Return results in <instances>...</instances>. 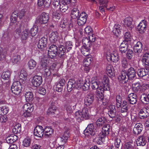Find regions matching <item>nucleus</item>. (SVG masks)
Here are the masks:
<instances>
[{
	"instance_id": "nucleus-34",
	"label": "nucleus",
	"mask_w": 149,
	"mask_h": 149,
	"mask_svg": "<svg viewBox=\"0 0 149 149\" xmlns=\"http://www.w3.org/2000/svg\"><path fill=\"white\" fill-rule=\"evenodd\" d=\"M27 73L26 70L24 69H22L19 75L20 79L23 81H25L27 79Z\"/></svg>"
},
{
	"instance_id": "nucleus-23",
	"label": "nucleus",
	"mask_w": 149,
	"mask_h": 149,
	"mask_svg": "<svg viewBox=\"0 0 149 149\" xmlns=\"http://www.w3.org/2000/svg\"><path fill=\"white\" fill-rule=\"evenodd\" d=\"M149 72V68H141L139 69L137 72L138 76L140 77H143L148 74Z\"/></svg>"
},
{
	"instance_id": "nucleus-53",
	"label": "nucleus",
	"mask_w": 149,
	"mask_h": 149,
	"mask_svg": "<svg viewBox=\"0 0 149 149\" xmlns=\"http://www.w3.org/2000/svg\"><path fill=\"white\" fill-rule=\"evenodd\" d=\"M60 26L62 28L67 27L68 29H69L70 28L72 27V24H68L67 23L65 22L64 21H62L60 24Z\"/></svg>"
},
{
	"instance_id": "nucleus-18",
	"label": "nucleus",
	"mask_w": 149,
	"mask_h": 149,
	"mask_svg": "<svg viewBox=\"0 0 149 149\" xmlns=\"http://www.w3.org/2000/svg\"><path fill=\"white\" fill-rule=\"evenodd\" d=\"M143 45L140 42H138L134 47L133 50L136 55H139L142 52Z\"/></svg>"
},
{
	"instance_id": "nucleus-14",
	"label": "nucleus",
	"mask_w": 149,
	"mask_h": 149,
	"mask_svg": "<svg viewBox=\"0 0 149 149\" xmlns=\"http://www.w3.org/2000/svg\"><path fill=\"white\" fill-rule=\"evenodd\" d=\"M87 15L85 12L80 14L77 19V23L79 25H83L86 22L87 17Z\"/></svg>"
},
{
	"instance_id": "nucleus-39",
	"label": "nucleus",
	"mask_w": 149,
	"mask_h": 149,
	"mask_svg": "<svg viewBox=\"0 0 149 149\" xmlns=\"http://www.w3.org/2000/svg\"><path fill=\"white\" fill-rule=\"evenodd\" d=\"M82 47L90 48L91 45V42L87 38H85L83 39Z\"/></svg>"
},
{
	"instance_id": "nucleus-58",
	"label": "nucleus",
	"mask_w": 149,
	"mask_h": 149,
	"mask_svg": "<svg viewBox=\"0 0 149 149\" xmlns=\"http://www.w3.org/2000/svg\"><path fill=\"white\" fill-rule=\"evenodd\" d=\"M65 46L66 48H65V50L67 49L68 52L72 49L73 45L72 42L68 41L66 42Z\"/></svg>"
},
{
	"instance_id": "nucleus-26",
	"label": "nucleus",
	"mask_w": 149,
	"mask_h": 149,
	"mask_svg": "<svg viewBox=\"0 0 149 149\" xmlns=\"http://www.w3.org/2000/svg\"><path fill=\"white\" fill-rule=\"evenodd\" d=\"M54 130L51 127H46L44 130V136L45 137H49L53 132Z\"/></svg>"
},
{
	"instance_id": "nucleus-54",
	"label": "nucleus",
	"mask_w": 149,
	"mask_h": 149,
	"mask_svg": "<svg viewBox=\"0 0 149 149\" xmlns=\"http://www.w3.org/2000/svg\"><path fill=\"white\" fill-rule=\"evenodd\" d=\"M132 86V90L135 92H137L141 87L140 83L138 82L133 84Z\"/></svg>"
},
{
	"instance_id": "nucleus-35",
	"label": "nucleus",
	"mask_w": 149,
	"mask_h": 149,
	"mask_svg": "<svg viewBox=\"0 0 149 149\" xmlns=\"http://www.w3.org/2000/svg\"><path fill=\"white\" fill-rule=\"evenodd\" d=\"M37 64L36 62L33 59H30L28 63V65L29 69H33L36 67Z\"/></svg>"
},
{
	"instance_id": "nucleus-33",
	"label": "nucleus",
	"mask_w": 149,
	"mask_h": 149,
	"mask_svg": "<svg viewBox=\"0 0 149 149\" xmlns=\"http://www.w3.org/2000/svg\"><path fill=\"white\" fill-rule=\"evenodd\" d=\"M81 112L84 119H88L89 117L90 114L88 109L87 108H83L82 111H81Z\"/></svg>"
},
{
	"instance_id": "nucleus-13",
	"label": "nucleus",
	"mask_w": 149,
	"mask_h": 149,
	"mask_svg": "<svg viewBox=\"0 0 149 149\" xmlns=\"http://www.w3.org/2000/svg\"><path fill=\"white\" fill-rule=\"evenodd\" d=\"M130 68L128 71V73L127 74L125 72L122 71L121 73V75L118 77V79L120 80H123L124 82L126 83L128 80L129 81L130 79V77H129L130 75Z\"/></svg>"
},
{
	"instance_id": "nucleus-7",
	"label": "nucleus",
	"mask_w": 149,
	"mask_h": 149,
	"mask_svg": "<svg viewBox=\"0 0 149 149\" xmlns=\"http://www.w3.org/2000/svg\"><path fill=\"white\" fill-rule=\"evenodd\" d=\"M94 95L92 92H88L84 100L85 104L87 107L92 105L94 100Z\"/></svg>"
},
{
	"instance_id": "nucleus-9",
	"label": "nucleus",
	"mask_w": 149,
	"mask_h": 149,
	"mask_svg": "<svg viewBox=\"0 0 149 149\" xmlns=\"http://www.w3.org/2000/svg\"><path fill=\"white\" fill-rule=\"evenodd\" d=\"M147 26V23L146 20H142L137 26V30L140 33H143L146 31Z\"/></svg>"
},
{
	"instance_id": "nucleus-48",
	"label": "nucleus",
	"mask_w": 149,
	"mask_h": 149,
	"mask_svg": "<svg viewBox=\"0 0 149 149\" xmlns=\"http://www.w3.org/2000/svg\"><path fill=\"white\" fill-rule=\"evenodd\" d=\"M31 140L29 137H26L23 141V145L24 146L27 147L30 146Z\"/></svg>"
},
{
	"instance_id": "nucleus-15",
	"label": "nucleus",
	"mask_w": 149,
	"mask_h": 149,
	"mask_svg": "<svg viewBox=\"0 0 149 149\" xmlns=\"http://www.w3.org/2000/svg\"><path fill=\"white\" fill-rule=\"evenodd\" d=\"M91 87L93 89H98L100 87H102V84L100 83L96 77H93L91 81Z\"/></svg>"
},
{
	"instance_id": "nucleus-41",
	"label": "nucleus",
	"mask_w": 149,
	"mask_h": 149,
	"mask_svg": "<svg viewBox=\"0 0 149 149\" xmlns=\"http://www.w3.org/2000/svg\"><path fill=\"white\" fill-rule=\"evenodd\" d=\"M61 14L57 11L53 12L52 13V18L54 21H57L61 18Z\"/></svg>"
},
{
	"instance_id": "nucleus-49",
	"label": "nucleus",
	"mask_w": 149,
	"mask_h": 149,
	"mask_svg": "<svg viewBox=\"0 0 149 149\" xmlns=\"http://www.w3.org/2000/svg\"><path fill=\"white\" fill-rule=\"evenodd\" d=\"M112 68L113 67L111 65H108L107 66L106 72L110 77H111L113 75V73L112 70Z\"/></svg>"
},
{
	"instance_id": "nucleus-29",
	"label": "nucleus",
	"mask_w": 149,
	"mask_h": 149,
	"mask_svg": "<svg viewBox=\"0 0 149 149\" xmlns=\"http://www.w3.org/2000/svg\"><path fill=\"white\" fill-rule=\"evenodd\" d=\"M58 36V33L56 32H53L49 36V40L52 42H54L57 41Z\"/></svg>"
},
{
	"instance_id": "nucleus-52",
	"label": "nucleus",
	"mask_w": 149,
	"mask_h": 149,
	"mask_svg": "<svg viewBox=\"0 0 149 149\" xmlns=\"http://www.w3.org/2000/svg\"><path fill=\"white\" fill-rule=\"evenodd\" d=\"M56 66V64L53 63L50 66L49 68L52 73V74H53V75H56L57 72V70L55 69Z\"/></svg>"
},
{
	"instance_id": "nucleus-64",
	"label": "nucleus",
	"mask_w": 149,
	"mask_h": 149,
	"mask_svg": "<svg viewBox=\"0 0 149 149\" xmlns=\"http://www.w3.org/2000/svg\"><path fill=\"white\" fill-rule=\"evenodd\" d=\"M125 41L129 43L130 42V34L129 32H126L124 35Z\"/></svg>"
},
{
	"instance_id": "nucleus-56",
	"label": "nucleus",
	"mask_w": 149,
	"mask_h": 149,
	"mask_svg": "<svg viewBox=\"0 0 149 149\" xmlns=\"http://www.w3.org/2000/svg\"><path fill=\"white\" fill-rule=\"evenodd\" d=\"M21 27L22 26H20L19 28L16 29L15 30L14 35L16 38L19 37L22 31Z\"/></svg>"
},
{
	"instance_id": "nucleus-30",
	"label": "nucleus",
	"mask_w": 149,
	"mask_h": 149,
	"mask_svg": "<svg viewBox=\"0 0 149 149\" xmlns=\"http://www.w3.org/2000/svg\"><path fill=\"white\" fill-rule=\"evenodd\" d=\"M143 63L144 65H149V54L146 53L144 54L142 59Z\"/></svg>"
},
{
	"instance_id": "nucleus-28",
	"label": "nucleus",
	"mask_w": 149,
	"mask_h": 149,
	"mask_svg": "<svg viewBox=\"0 0 149 149\" xmlns=\"http://www.w3.org/2000/svg\"><path fill=\"white\" fill-rule=\"evenodd\" d=\"M122 27L119 24L115 25L113 30V33L116 35L119 34L121 32Z\"/></svg>"
},
{
	"instance_id": "nucleus-6",
	"label": "nucleus",
	"mask_w": 149,
	"mask_h": 149,
	"mask_svg": "<svg viewBox=\"0 0 149 149\" xmlns=\"http://www.w3.org/2000/svg\"><path fill=\"white\" fill-rule=\"evenodd\" d=\"M23 109L25 112L23 116L24 117H27L31 116V112L33 111L34 108L32 104L27 103L24 105Z\"/></svg>"
},
{
	"instance_id": "nucleus-8",
	"label": "nucleus",
	"mask_w": 149,
	"mask_h": 149,
	"mask_svg": "<svg viewBox=\"0 0 149 149\" xmlns=\"http://www.w3.org/2000/svg\"><path fill=\"white\" fill-rule=\"evenodd\" d=\"M119 56L117 51L115 50L111 53L107 52V58L113 62H117L118 61Z\"/></svg>"
},
{
	"instance_id": "nucleus-50",
	"label": "nucleus",
	"mask_w": 149,
	"mask_h": 149,
	"mask_svg": "<svg viewBox=\"0 0 149 149\" xmlns=\"http://www.w3.org/2000/svg\"><path fill=\"white\" fill-rule=\"evenodd\" d=\"M20 60V56L17 54H15L12 57L11 60L13 63H16L19 62Z\"/></svg>"
},
{
	"instance_id": "nucleus-25",
	"label": "nucleus",
	"mask_w": 149,
	"mask_h": 149,
	"mask_svg": "<svg viewBox=\"0 0 149 149\" xmlns=\"http://www.w3.org/2000/svg\"><path fill=\"white\" fill-rule=\"evenodd\" d=\"M69 137V131L68 130H67L65 132L63 135L61 137L60 141L62 142L65 143Z\"/></svg>"
},
{
	"instance_id": "nucleus-63",
	"label": "nucleus",
	"mask_w": 149,
	"mask_h": 149,
	"mask_svg": "<svg viewBox=\"0 0 149 149\" xmlns=\"http://www.w3.org/2000/svg\"><path fill=\"white\" fill-rule=\"evenodd\" d=\"M124 22L125 26L130 27V17L126 18L124 20Z\"/></svg>"
},
{
	"instance_id": "nucleus-2",
	"label": "nucleus",
	"mask_w": 149,
	"mask_h": 149,
	"mask_svg": "<svg viewBox=\"0 0 149 149\" xmlns=\"http://www.w3.org/2000/svg\"><path fill=\"white\" fill-rule=\"evenodd\" d=\"M83 84L82 81L81 80L75 81L74 79L69 80L67 84V89L68 92H70L73 89H79L80 88Z\"/></svg>"
},
{
	"instance_id": "nucleus-16",
	"label": "nucleus",
	"mask_w": 149,
	"mask_h": 149,
	"mask_svg": "<svg viewBox=\"0 0 149 149\" xmlns=\"http://www.w3.org/2000/svg\"><path fill=\"white\" fill-rule=\"evenodd\" d=\"M47 42V38L44 37H42L39 40L38 47L40 49H42L46 46Z\"/></svg>"
},
{
	"instance_id": "nucleus-11",
	"label": "nucleus",
	"mask_w": 149,
	"mask_h": 149,
	"mask_svg": "<svg viewBox=\"0 0 149 149\" xmlns=\"http://www.w3.org/2000/svg\"><path fill=\"white\" fill-rule=\"evenodd\" d=\"M34 134L37 137L39 138L42 137L43 134H44L43 127L41 126H37L34 129Z\"/></svg>"
},
{
	"instance_id": "nucleus-55",
	"label": "nucleus",
	"mask_w": 149,
	"mask_h": 149,
	"mask_svg": "<svg viewBox=\"0 0 149 149\" xmlns=\"http://www.w3.org/2000/svg\"><path fill=\"white\" fill-rule=\"evenodd\" d=\"M18 17L17 13L16 12H14L12 13L10 18L11 21L13 23H15L17 20V18Z\"/></svg>"
},
{
	"instance_id": "nucleus-40",
	"label": "nucleus",
	"mask_w": 149,
	"mask_h": 149,
	"mask_svg": "<svg viewBox=\"0 0 149 149\" xmlns=\"http://www.w3.org/2000/svg\"><path fill=\"white\" fill-rule=\"evenodd\" d=\"M25 96L26 100L28 101H31L33 99V93L31 92H26Z\"/></svg>"
},
{
	"instance_id": "nucleus-59",
	"label": "nucleus",
	"mask_w": 149,
	"mask_h": 149,
	"mask_svg": "<svg viewBox=\"0 0 149 149\" xmlns=\"http://www.w3.org/2000/svg\"><path fill=\"white\" fill-rule=\"evenodd\" d=\"M121 141L120 139L117 138L115 141V146L116 149H120L121 148Z\"/></svg>"
},
{
	"instance_id": "nucleus-46",
	"label": "nucleus",
	"mask_w": 149,
	"mask_h": 149,
	"mask_svg": "<svg viewBox=\"0 0 149 149\" xmlns=\"http://www.w3.org/2000/svg\"><path fill=\"white\" fill-rule=\"evenodd\" d=\"M9 111V109L5 106L0 107V114L2 115H6Z\"/></svg>"
},
{
	"instance_id": "nucleus-21",
	"label": "nucleus",
	"mask_w": 149,
	"mask_h": 149,
	"mask_svg": "<svg viewBox=\"0 0 149 149\" xmlns=\"http://www.w3.org/2000/svg\"><path fill=\"white\" fill-rule=\"evenodd\" d=\"M18 139V137L14 134H11L7 136L6 139L8 143H12L16 141Z\"/></svg>"
},
{
	"instance_id": "nucleus-42",
	"label": "nucleus",
	"mask_w": 149,
	"mask_h": 149,
	"mask_svg": "<svg viewBox=\"0 0 149 149\" xmlns=\"http://www.w3.org/2000/svg\"><path fill=\"white\" fill-rule=\"evenodd\" d=\"M68 3H65L64 2L61 3V4L60 5V7L58 8L62 12H65L68 8Z\"/></svg>"
},
{
	"instance_id": "nucleus-19",
	"label": "nucleus",
	"mask_w": 149,
	"mask_h": 149,
	"mask_svg": "<svg viewBox=\"0 0 149 149\" xmlns=\"http://www.w3.org/2000/svg\"><path fill=\"white\" fill-rule=\"evenodd\" d=\"M105 91L102 87H100L97 89L96 91V96L99 100L101 101L104 98L103 93Z\"/></svg>"
},
{
	"instance_id": "nucleus-38",
	"label": "nucleus",
	"mask_w": 149,
	"mask_h": 149,
	"mask_svg": "<svg viewBox=\"0 0 149 149\" xmlns=\"http://www.w3.org/2000/svg\"><path fill=\"white\" fill-rule=\"evenodd\" d=\"M106 122V119L104 117L99 118L96 121V123L97 126H102Z\"/></svg>"
},
{
	"instance_id": "nucleus-31",
	"label": "nucleus",
	"mask_w": 149,
	"mask_h": 149,
	"mask_svg": "<svg viewBox=\"0 0 149 149\" xmlns=\"http://www.w3.org/2000/svg\"><path fill=\"white\" fill-rule=\"evenodd\" d=\"M79 11L77 8H74L72 11L71 16L73 19H76L79 17Z\"/></svg>"
},
{
	"instance_id": "nucleus-45",
	"label": "nucleus",
	"mask_w": 149,
	"mask_h": 149,
	"mask_svg": "<svg viewBox=\"0 0 149 149\" xmlns=\"http://www.w3.org/2000/svg\"><path fill=\"white\" fill-rule=\"evenodd\" d=\"M17 88H22V85L20 82L18 81L14 82L11 86V90L13 89H16Z\"/></svg>"
},
{
	"instance_id": "nucleus-27",
	"label": "nucleus",
	"mask_w": 149,
	"mask_h": 149,
	"mask_svg": "<svg viewBox=\"0 0 149 149\" xmlns=\"http://www.w3.org/2000/svg\"><path fill=\"white\" fill-rule=\"evenodd\" d=\"M56 109V107L54 105V104L51 103V106L47 111V114L48 115H50L51 114L52 115L55 113Z\"/></svg>"
},
{
	"instance_id": "nucleus-10",
	"label": "nucleus",
	"mask_w": 149,
	"mask_h": 149,
	"mask_svg": "<svg viewBox=\"0 0 149 149\" xmlns=\"http://www.w3.org/2000/svg\"><path fill=\"white\" fill-rule=\"evenodd\" d=\"M42 81V77L40 76L36 75L33 77L31 80L32 85L35 87L39 86Z\"/></svg>"
},
{
	"instance_id": "nucleus-4",
	"label": "nucleus",
	"mask_w": 149,
	"mask_h": 149,
	"mask_svg": "<svg viewBox=\"0 0 149 149\" xmlns=\"http://www.w3.org/2000/svg\"><path fill=\"white\" fill-rule=\"evenodd\" d=\"M49 18V14L43 13L40 16L37 17L36 21V23L38 25L45 24L48 22Z\"/></svg>"
},
{
	"instance_id": "nucleus-37",
	"label": "nucleus",
	"mask_w": 149,
	"mask_h": 149,
	"mask_svg": "<svg viewBox=\"0 0 149 149\" xmlns=\"http://www.w3.org/2000/svg\"><path fill=\"white\" fill-rule=\"evenodd\" d=\"M38 32V27L37 25H34L31 29L30 33L32 36H35Z\"/></svg>"
},
{
	"instance_id": "nucleus-62",
	"label": "nucleus",
	"mask_w": 149,
	"mask_h": 149,
	"mask_svg": "<svg viewBox=\"0 0 149 149\" xmlns=\"http://www.w3.org/2000/svg\"><path fill=\"white\" fill-rule=\"evenodd\" d=\"M131 104H133L136 103L137 100L136 99V94L134 93H131Z\"/></svg>"
},
{
	"instance_id": "nucleus-57",
	"label": "nucleus",
	"mask_w": 149,
	"mask_h": 149,
	"mask_svg": "<svg viewBox=\"0 0 149 149\" xmlns=\"http://www.w3.org/2000/svg\"><path fill=\"white\" fill-rule=\"evenodd\" d=\"M92 59L91 57L85 58L84 61L83 63L85 65L89 66L91 63Z\"/></svg>"
},
{
	"instance_id": "nucleus-17",
	"label": "nucleus",
	"mask_w": 149,
	"mask_h": 149,
	"mask_svg": "<svg viewBox=\"0 0 149 149\" xmlns=\"http://www.w3.org/2000/svg\"><path fill=\"white\" fill-rule=\"evenodd\" d=\"M116 110L115 106L114 105H110L108 108V114L109 116L111 118H114L116 115Z\"/></svg>"
},
{
	"instance_id": "nucleus-51",
	"label": "nucleus",
	"mask_w": 149,
	"mask_h": 149,
	"mask_svg": "<svg viewBox=\"0 0 149 149\" xmlns=\"http://www.w3.org/2000/svg\"><path fill=\"white\" fill-rule=\"evenodd\" d=\"M11 74V72L9 71L3 72L1 76L2 78L6 80L8 79Z\"/></svg>"
},
{
	"instance_id": "nucleus-3",
	"label": "nucleus",
	"mask_w": 149,
	"mask_h": 149,
	"mask_svg": "<svg viewBox=\"0 0 149 149\" xmlns=\"http://www.w3.org/2000/svg\"><path fill=\"white\" fill-rule=\"evenodd\" d=\"M116 107L117 108L121 107V112L123 113L127 112L128 110L126 102L123 101V103L122 102V96L120 95H117L116 97Z\"/></svg>"
},
{
	"instance_id": "nucleus-22",
	"label": "nucleus",
	"mask_w": 149,
	"mask_h": 149,
	"mask_svg": "<svg viewBox=\"0 0 149 149\" xmlns=\"http://www.w3.org/2000/svg\"><path fill=\"white\" fill-rule=\"evenodd\" d=\"M142 125L140 123L136 124L133 129L134 134L136 135L139 134L142 130Z\"/></svg>"
},
{
	"instance_id": "nucleus-1",
	"label": "nucleus",
	"mask_w": 149,
	"mask_h": 149,
	"mask_svg": "<svg viewBox=\"0 0 149 149\" xmlns=\"http://www.w3.org/2000/svg\"><path fill=\"white\" fill-rule=\"evenodd\" d=\"M65 52V49L63 45H59L58 49L57 47L55 45H52L49 46L47 53L48 57L53 58L56 56L57 54L59 56L61 57L64 55Z\"/></svg>"
},
{
	"instance_id": "nucleus-47",
	"label": "nucleus",
	"mask_w": 149,
	"mask_h": 149,
	"mask_svg": "<svg viewBox=\"0 0 149 149\" xmlns=\"http://www.w3.org/2000/svg\"><path fill=\"white\" fill-rule=\"evenodd\" d=\"M90 49V48L82 47L81 48V52L84 55L86 56L89 54Z\"/></svg>"
},
{
	"instance_id": "nucleus-32",
	"label": "nucleus",
	"mask_w": 149,
	"mask_h": 149,
	"mask_svg": "<svg viewBox=\"0 0 149 149\" xmlns=\"http://www.w3.org/2000/svg\"><path fill=\"white\" fill-rule=\"evenodd\" d=\"M75 118L78 122H80L84 120V118L81 114V111H79L75 112Z\"/></svg>"
},
{
	"instance_id": "nucleus-43",
	"label": "nucleus",
	"mask_w": 149,
	"mask_h": 149,
	"mask_svg": "<svg viewBox=\"0 0 149 149\" xmlns=\"http://www.w3.org/2000/svg\"><path fill=\"white\" fill-rule=\"evenodd\" d=\"M141 99L142 102L144 104H147L149 102V98L148 97V95L147 96L146 95L143 94L141 96Z\"/></svg>"
},
{
	"instance_id": "nucleus-61",
	"label": "nucleus",
	"mask_w": 149,
	"mask_h": 149,
	"mask_svg": "<svg viewBox=\"0 0 149 149\" xmlns=\"http://www.w3.org/2000/svg\"><path fill=\"white\" fill-rule=\"evenodd\" d=\"M90 84L89 83V81H86L84 83V84H82V87L84 91L87 90L90 87Z\"/></svg>"
},
{
	"instance_id": "nucleus-36",
	"label": "nucleus",
	"mask_w": 149,
	"mask_h": 149,
	"mask_svg": "<svg viewBox=\"0 0 149 149\" xmlns=\"http://www.w3.org/2000/svg\"><path fill=\"white\" fill-rule=\"evenodd\" d=\"M12 131L15 134L20 133L21 131V125L19 123L16 124L13 128Z\"/></svg>"
},
{
	"instance_id": "nucleus-44",
	"label": "nucleus",
	"mask_w": 149,
	"mask_h": 149,
	"mask_svg": "<svg viewBox=\"0 0 149 149\" xmlns=\"http://www.w3.org/2000/svg\"><path fill=\"white\" fill-rule=\"evenodd\" d=\"M29 30L27 29H25L22 33L21 36L22 40H26L27 39L29 36Z\"/></svg>"
},
{
	"instance_id": "nucleus-24",
	"label": "nucleus",
	"mask_w": 149,
	"mask_h": 149,
	"mask_svg": "<svg viewBox=\"0 0 149 149\" xmlns=\"http://www.w3.org/2000/svg\"><path fill=\"white\" fill-rule=\"evenodd\" d=\"M146 141L144 136H140L137 138L136 143L138 146H144L146 143Z\"/></svg>"
},
{
	"instance_id": "nucleus-20",
	"label": "nucleus",
	"mask_w": 149,
	"mask_h": 149,
	"mask_svg": "<svg viewBox=\"0 0 149 149\" xmlns=\"http://www.w3.org/2000/svg\"><path fill=\"white\" fill-rule=\"evenodd\" d=\"M103 6L106 8L107 10L110 11H113L115 9V7L113 6H108L109 1L108 0H99Z\"/></svg>"
},
{
	"instance_id": "nucleus-12",
	"label": "nucleus",
	"mask_w": 149,
	"mask_h": 149,
	"mask_svg": "<svg viewBox=\"0 0 149 149\" xmlns=\"http://www.w3.org/2000/svg\"><path fill=\"white\" fill-rule=\"evenodd\" d=\"M102 87L105 91H109L110 89L109 84V80L107 76H104L102 80Z\"/></svg>"
},
{
	"instance_id": "nucleus-5",
	"label": "nucleus",
	"mask_w": 149,
	"mask_h": 149,
	"mask_svg": "<svg viewBox=\"0 0 149 149\" xmlns=\"http://www.w3.org/2000/svg\"><path fill=\"white\" fill-rule=\"evenodd\" d=\"M96 132L95 127H94L92 123L88 125L86 129L84 131V133L86 136H88L90 135L93 136Z\"/></svg>"
},
{
	"instance_id": "nucleus-60",
	"label": "nucleus",
	"mask_w": 149,
	"mask_h": 149,
	"mask_svg": "<svg viewBox=\"0 0 149 149\" xmlns=\"http://www.w3.org/2000/svg\"><path fill=\"white\" fill-rule=\"evenodd\" d=\"M63 1L61 2L60 0H54L53 2V5L55 8H59L60 5Z\"/></svg>"
}]
</instances>
